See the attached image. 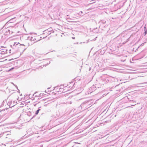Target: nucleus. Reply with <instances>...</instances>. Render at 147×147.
I'll return each instance as SVG.
<instances>
[{
	"label": "nucleus",
	"mask_w": 147,
	"mask_h": 147,
	"mask_svg": "<svg viewBox=\"0 0 147 147\" xmlns=\"http://www.w3.org/2000/svg\"><path fill=\"white\" fill-rule=\"evenodd\" d=\"M98 24L99 25V29L102 30H105L108 25V21L106 20H101Z\"/></svg>",
	"instance_id": "nucleus-1"
},
{
	"label": "nucleus",
	"mask_w": 147,
	"mask_h": 147,
	"mask_svg": "<svg viewBox=\"0 0 147 147\" xmlns=\"http://www.w3.org/2000/svg\"><path fill=\"white\" fill-rule=\"evenodd\" d=\"M33 117H34V116H33V117H32V118H33Z\"/></svg>",
	"instance_id": "nucleus-39"
},
{
	"label": "nucleus",
	"mask_w": 147,
	"mask_h": 147,
	"mask_svg": "<svg viewBox=\"0 0 147 147\" xmlns=\"http://www.w3.org/2000/svg\"><path fill=\"white\" fill-rule=\"evenodd\" d=\"M57 57H60V55H57Z\"/></svg>",
	"instance_id": "nucleus-31"
},
{
	"label": "nucleus",
	"mask_w": 147,
	"mask_h": 147,
	"mask_svg": "<svg viewBox=\"0 0 147 147\" xmlns=\"http://www.w3.org/2000/svg\"><path fill=\"white\" fill-rule=\"evenodd\" d=\"M39 110H37L36 111V112H35V114L36 115H37V114H38V113H39Z\"/></svg>",
	"instance_id": "nucleus-19"
},
{
	"label": "nucleus",
	"mask_w": 147,
	"mask_h": 147,
	"mask_svg": "<svg viewBox=\"0 0 147 147\" xmlns=\"http://www.w3.org/2000/svg\"><path fill=\"white\" fill-rule=\"evenodd\" d=\"M93 30L94 32H95L96 33L98 32V31H97V28H94Z\"/></svg>",
	"instance_id": "nucleus-18"
},
{
	"label": "nucleus",
	"mask_w": 147,
	"mask_h": 147,
	"mask_svg": "<svg viewBox=\"0 0 147 147\" xmlns=\"http://www.w3.org/2000/svg\"><path fill=\"white\" fill-rule=\"evenodd\" d=\"M82 11H80V12H79V14L80 15V16H81L82 15Z\"/></svg>",
	"instance_id": "nucleus-20"
},
{
	"label": "nucleus",
	"mask_w": 147,
	"mask_h": 147,
	"mask_svg": "<svg viewBox=\"0 0 147 147\" xmlns=\"http://www.w3.org/2000/svg\"><path fill=\"white\" fill-rule=\"evenodd\" d=\"M5 117H4V118L3 119V121H4L5 120H6V119H7L8 118V115H7V114H5Z\"/></svg>",
	"instance_id": "nucleus-14"
},
{
	"label": "nucleus",
	"mask_w": 147,
	"mask_h": 147,
	"mask_svg": "<svg viewBox=\"0 0 147 147\" xmlns=\"http://www.w3.org/2000/svg\"><path fill=\"white\" fill-rule=\"evenodd\" d=\"M49 99H45V100H44L45 101H46V102H47L48 101H49V100H48Z\"/></svg>",
	"instance_id": "nucleus-21"
},
{
	"label": "nucleus",
	"mask_w": 147,
	"mask_h": 147,
	"mask_svg": "<svg viewBox=\"0 0 147 147\" xmlns=\"http://www.w3.org/2000/svg\"><path fill=\"white\" fill-rule=\"evenodd\" d=\"M30 112H28L27 113V115L30 116Z\"/></svg>",
	"instance_id": "nucleus-24"
},
{
	"label": "nucleus",
	"mask_w": 147,
	"mask_h": 147,
	"mask_svg": "<svg viewBox=\"0 0 147 147\" xmlns=\"http://www.w3.org/2000/svg\"><path fill=\"white\" fill-rule=\"evenodd\" d=\"M40 96H42V94H40Z\"/></svg>",
	"instance_id": "nucleus-32"
},
{
	"label": "nucleus",
	"mask_w": 147,
	"mask_h": 147,
	"mask_svg": "<svg viewBox=\"0 0 147 147\" xmlns=\"http://www.w3.org/2000/svg\"><path fill=\"white\" fill-rule=\"evenodd\" d=\"M34 42H33V43H34Z\"/></svg>",
	"instance_id": "nucleus-40"
},
{
	"label": "nucleus",
	"mask_w": 147,
	"mask_h": 147,
	"mask_svg": "<svg viewBox=\"0 0 147 147\" xmlns=\"http://www.w3.org/2000/svg\"><path fill=\"white\" fill-rule=\"evenodd\" d=\"M125 98L126 100H128L129 102H131L132 101L134 100V97L130 95H128V96L125 97Z\"/></svg>",
	"instance_id": "nucleus-3"
},
{
	"label": "nucleus",
	"mask_w": 147,
	"mask_h": 147,
	"mask_svg": "<svg viewBox=\"0 0 147 147\" xmlns=\"http://www.w3.org/2000/svg\"><path fill=\"white\" fill-rule=\"evenodd\" d=\"M117 86V85H115V88H116Z\"/></svg>",
	"instance_id": "nucleus-29"
},
{
	"label": "nucleus",
	"mask_w": 147,
	"mask_h": 147,
	"mask_svg": "<svg viewBox=\"0 0 147 147\" xmlns=\"http://www.w3.org/2000/svg\"><path fill=\"white\" fill-rule=\"evenodd\" d=\"M115 7L117 8V9H120L121 7V6L119 4H118L116 5H115Z\"/></svg>",
	"instance_id": "nucleus-8"
},
{
	"label": "nucleus",
	"mask_w": 147,
	"mask_h": 147,
	"mask_svg": "<svg viewBox=\"0 0 147 147\" xmlns=\"http://www.w3.org/2000/svg\"><path fill=\"white\" fill-rule=\"evenodd\" d=\"M7 31L8 32H9V34L10 33V31L8 30H7V29H6V32H7Z\"/></svg>",
	"instance_id": "nucleus-23"
},
{
	"label": "nucleus",
	"mask_w": 147,
	"mask_h": 147,
	"mask_svg": "<svg viewBox=\"0 0 147 147\" xmlns=\"http://www.w3.org/2000/svg\"><path fill=\"white\" fill-rule=\"evenodd\" d=\"M13 103V104H14L13 102H12V101H10V102H9L7 103V105L9 106L10 107H14L15 106V105H12V103Z\"/></svg>",
	"instance_id": "nucleus-6"
},
{
	"label": "nucleus",
	"mask_w": 147,
	"mask_h": 147,
	"mask_svg": "<svg viewBox=\"0 0 147 147\" xmlns=\"http://www.w3.org/2000/svg\"><path fill=\"white\" fill-rule=\"evenodd\" d=\"M51 31H52V32H54V31H53L52 28H49L47 30H45L44 32H45V33H47L48 32H50Z\"/></svg>",
	"instance_id": "nucleus-7"
},
{
	"label": "nucleus",
	"mask_w": 147,
	"mask_h": 147,
	"mask_svg": "<svg viewBox=\"0 0 147 147\" xmlns=\"http://www.w3.org/2000/svg\"><path fill=\"white\" fill-rule=\"evenodd\" d=\"M57 92H62L63 91V89L62 88H59L58 89L57 88Z\"/></svg>",
	"instance_id": "nucleus-10"
},
{
	"label": "nucleus",
	"mask_w": 147,
	"mask_h": 147,
	"mask_svg": "<svg viewBox=\"0 0 147 147\" xmlns=\"http://www.w3.org/2000/svg\"><path fill=\"white\" fill-rule=\"evenodd\" d=\"M21 45L22 46H25V47H24V49L22 53H23V52L27 49V47L30 45V43H29L28 42V43L27 44H26L25 45L20 44V45Z\"/></svg>",
	"instance_id": "nucleus-5"
},
{
	"label": "nucleus",
	"mask_w": 147,
	"mask_h": 147,
	"mask_svg": "<svg viewBox=\"0 0 147 147\" xmlns=\"http://www.w3.org/2000/svg\"><path fill=\"white\" fill-rule=\"evenodd\" d=\"M20 92V91H19L18 90V92Z\"/></svg>",
	"instance_id": "nucleus-38"
},
{
	"label": "nucleus",
	"mask_w": 147,
	"mask_h": 147,
	"mask_svg": "<svg viewBox=\"0 0 147 147\" xmlns=\"http://www.w3.org/2000/svg\"><path fill=\"white\" fill-rule=\"evenodd\" d=\"M122 100L124 103L129 102L128 100H126L125 98V97L122 99Z\"/></svg>",
	"instance_id": "nucleus-11"
},
{
	"label": "nucleus",
	"mask_w": 147,
	"mask_h": 147,
	"mask_svg": "<svg viewBox=\"0 0 147 147\" xmlns=\"http://www.w3.org/2000/svg\"><path fill=\"white\" fill-rule=\"evenodd\" d=\"M49 32H48L47 33V34L49 35V34H50L51 33H49Z\"/></svg>",
	"instance_id": "nucleus-28"
},
{
	"label": "nucleus",
	"mask_w": 147,
	"mask_h": 147,
	"mask_svg": "<svg viewBox=\"0 0 147 147\" xmlns=\"http://www.w3.org/2000/svg\"><path fill=\"white\" fill-rule=\"evenodd\" d=\"M72 38H73V39H74L75 38H74V37H72Z\"/></svg>",
	"instance_id": "nucleus-36"
},
{
	"label": "nucleus",
	"mask_w": 147,
	"mask_h": 147,
	"mask_svg": "<svg viewBox=\"0 0 147 147\" xmlns=\"http://www.w3.org/2000/svg\"><path fill=\"white\" fill-rule=\"evenodd\" d=\"M63 86H64V88H65V87H66L67 86L65 84H65H63Z\"/></svg>",
	"instance_id": "nucleus-26"
},
{
	"label": "nucleus",
	"mask_w": 147,
	"mask_h": 147,
	"mask_svg": "<svg viewBox=\"0 0 147 147\" xmlns=\"http://www.w3.org/2000/svg\"><path fill=\"white\" fill-rule=\"evenodd\" d=\"M34 39H35V38H34L32 37H28L27 38V41L28 40H29L30 41H34Z\"/></svg>",
	"instance_id": "nucleus-9"
},
{
	"label": "nucleus",
	"mask_w": 147,
	"mask_h": 147,
	"mask_svg": "<svg viewBox=\"0 0 147 147\" xmlns=\"http://www.w3.org/2000/svg\"><path fill=\"white\" fill-rule=\"evenodd\" d=\"M15 86L16 88L17 89V90H18L19 91H20L19 90L18 88V86H17L16 85H15Z\"/></svg>",
	"instance_id": "nucleus-22"
},
{
	"label": "nucleus",
	"mask_w": 147,
	"mask_h": 147,
	"mask_svg": "<svg viewBox=\"0 0 147 147\" xmlns=\"http://www.w3.org/2000/svg\"><path fill=\"white\" fill-rule=\"evenodd\" d=\"M131 102L132 103V104H131V106H134L136 104V101H135L134 100V101H132Z\"/></svg>",
	"instance_id": "nucleus-12"
},
{
	"label": "nucleus",
	"mask_w": 147,
	"mask_h": 147,
	"mask_svg": "<svg viewBox=\"0 0 147 147\" xmlns=\"http://www.w3.org/2000/svg\"><path fill=\"white\" fill-rule=\"evenodd\" d=\"M73 82H72L70 83H72V84H73Z\"/></svg>",
	"instance_id": "nucleus-35"
},
{
	"label": "nucleus",
	"mask_w": 147,
	"mask_h": 147,
	"mask_svg": "<svg viewBox=\"0 0 147 147\" xmlns=\"http://www.w3.org/2000/svg\"><path fill=\"white\" fill-rule=\"evenodd\" d=\"M88 105L87 104V102H86V101L84 102L83 103H82L81 105H80V107H79V108H80V107H81V108L82 107L83 108H85L86 106Z\"/></svg>",
	"instance_id": "nucleus-4"
},
{
	"label": "nucleus",
	"mask_w": 147,
	"mask_h": 147,
	"mask_svg": "<svg viewBox=\"0 0 147 147\" xmlns=\"http://www.w3.org/2000/svg\"><path fill=\"white\" fill-rule=\"evenodd\" d=\"M11 19L10 20V21H11Z\"/></svg>",
	"instance_id": "nucleus-41"
},
{
	"label": "nucleus",
	"mask_w": 147,
	"mask_h": 147,
	"mask_svg": "<svg viewBox=\"0 0 147 147\" xmlns=\"http://www.w3.org/2000/svg\"><path fill=\"white\" fill-rule=\"evenodd\" d=\"M18 45V44H16H16H14L13 45V46H15L16 47V45Z\"/></svg>",
	"instance_id": "nucleus-27"
},
{
	"label": "nucleus",
	"mask_w": 147,
	"mask_h": 147,
	"mask_svg": "<svg viewBox=\"0 0 147 147\" xmlns=\"http://www.w3.org/2000/svg\"><path fill=\"white\" fill-rule=\"evenodd\" d=\"M11 83H12V84H13L14 86H15V85H15V84H14L12 82Z\"/></svg>",
	"instance_id": "nucleus-30"
},
{
	"label": "nucleus",
	"mask_w": 147,
	"mask_h": 147,
	"mask_svg": "<svg viewBox=\"0 0 147 147\" xmlns=\"http://www.w3.org/2000/svg\"><path fill=\"white\" fill-rule=\"evenodd\" d=\"M119 36H117V37L114 38V40L115 41H117L118 40V39L119 38Z\"/></svg>",
	"instance_id": "nucleus-15"
},
{
	"label": "nucleus",
	"mask_w": 147,
	"mask_h": 147,
	"mask_svg": "<svg viewBox=\"0 0 147 147\" xmlns=\"http://www.w3.org/2000/svg\"><path fill=\"white\" fill-rule=\"evenodd\" d=\"M67 96H68V97H67V98H69V97L67 95Z\"/></svg>",
	"instance_id": "nucleus-37"
},
{
	"label": "nucleus",
	"mask_w": 147,
	"mask_h": 147,
	"mask_svg": "<svg viewBox=\"0 0 147 147\" xmlns=\"http://www.w3.org/2000/svg\"><path fill=\"white\" fill-rule=\"evenodd\" d=\"M144 36H145L147 33V29L146 28V27L145 26L144 27Z\"/></svg>",
	"instance_id": "nucleus-13"
},
{
	"label": "nucleus",
	"mask_w": 147,
	"mask_h": 147,
	"mask_svg": "<svg viewBox=\"0 0 147 147\" xmlns=\"http://www.w3.org/2000/svg\"><path fill=\"white\" fill-rule=\"evenodd\" d=\"M50 63V61H49V60H47L46 61V63L45 64V65H48Z\"/></svg>",
	"instance_id": "nucleus-16"
},
{
	"label": "nucleus",
	"mask_w": 147,
	"mask_h": 147,
	"mask_svg": "<svg viewBox=\"0 0 147 147\" xmlns=\"http://www.w3.org/2000/svg\"><path fill=\"white\" fill-rule=\"evenodd\" d=\"M12 105H15V104H13V103H12Z\"/></svg>",
	"instance_id": "nucleus-33"
},
{
	"label": "nucleus",
	"mask_w": 147,
	"mask_h": 147,
	"mask_svg": "<svg viewBox=\"0 0 147 147\" xmlns=\"http://www.w3.org/2000/svg\"><path fill=\"white\" fill-rule=\"evenodd\" d=\"M41 108V107H39L37 110H39V111H40V108Z\"/></svg>",
	"instance_id": "nucleus-25"
},
{
	"label": "nucleus",
	"mask_w": 147,
	"mask_h": 147,
	"mask_svg": "<svg viewBox=\"0 0 147 147\" xmlns=\"http://www.w3.org/2000/svg\"><path fill=\"white\" fill-rule=\"evenodd\" d=\"M13 102L14 103H14V104H15L16 103L15 101L14 102V101H13Z\"/></svg>",
	"instance_id": "nucleus-34"
},
{
	"label": "nucleus",
	"mask_w": 147,
	"mask_h": 147,
	"mask_svg": "<svg viewBox=\"0 0 147 147\" xmlns=\"http://www.w3.org/2000/svg\"><path fill=\"white\" fill-rule=\"evenodd\" d=\"M103 137H104V136H103L102 135H99L98 136V138H102Z\"/></svg>",
	"instance_id": "nucleus-17"
},
{
	"label": "nucleus",
	"mask_w": 147,
	"mask_h": 147,
	"mask_svg": "<svg viewBox=\"0 0 147 147\" xmlns=\"http://www.w3.org/2000/svg\"><path fill=\"white\" fill-rule=\"evenodd\" d=\"M107 80L109 82L111 83L112 82L113 84L117 83L118 80L117 78L112 77H110Z\"/></svg>",
	"instance_id": "nucleus-2"
}]
</instances>
